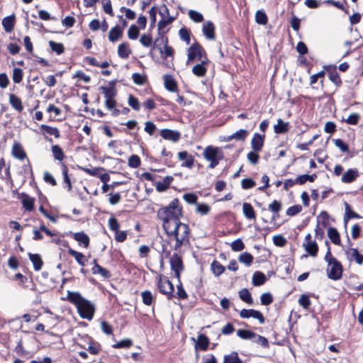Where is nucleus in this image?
<instances>
[{
  "label": "nucleus",
  "instance_id": "nucleus-40",
  "mask_svg": "<svg viewBox=\"0 0 363 363\" xmlns=\"http://www.w3.org/2000/svg\"><path fill=\"white\" fill-rule=\"evenodd\" d=\"M253 260H254L253 256L250 253L247 252L240 254V255L238 257V261L240 263L244 264L247 267H250L252 264Z\"/></svg>",
  "mask_w": 363,
  "mask_h": 363
},
{
  "label": "nucleus",
  "instance_id": "nucleus-19",
  "mask_svg": "<svg viewBox=\"0 0 363 363\" xmlns=\"http://www.w3.org/2000/svg\"><path fill=\"white\" fill-rule=\"evenodd\" d=\"M264 138V135H260L259 133L254 134L251 140V147L255 152H260L262 150Z\"/></svg>",
  "mask_w": 363,
  "mask_h": 363
},
{
  "label": "nucleus",
  "instance_id": "nucleus-10",
  "mask_svg": "<svg viewBox=\"0 0 363 363\" xmlns=\"http://www.w3.org/2000/svg\"><path fill=\"white\" fill-rule=\"evenodd\" d=\"M9 102L11 106L18 113H21L24 109L22 99L15 94H9Z\"/></svg>",
  "mask_w": 363,
  "mask_h": 363
},
{
  "label": "nucleus",
  "instance_id": "nucleus-46",
  "mask_svg": "<svg viewBox=\"0 0 363 363\" xmlns=\"http://www.w3.org/2000/svg\"><path fill=\"white\" fill-rule=\"evenodd\" d=\"M223 363H242V362L239 358L238 353L233 352L230 354L224 356Z\"/></svg>",
  "mask_w": 363,
  "mask_h": 363
},
{
  "label": "nucleus",
  "instance_id": "nucleus-51",
  "mask_svg": "<svg viewBox=\"0 0 363 363\" xmlns=\"http://www.w3.org/2000/svg\"><path fill=\"white\" fill-rule=\"evenodd\" d=\"M84 171L89 175L99 177L101 172H104L105 169L103 167H92V168H84Z\"/></svg>",
  "mask_w": 363,
  "mask_h": 363
},
{
  "label": "nucleus",
  "instance_id": "nucleus-37",
  "mask_svg": "<svg viewBox=\"0 0 363 363\" xmlns=\"http://www.w3.org/2000/svg\"><path fill=\"white\" fill-rule=\"evenodd\" d=\"M40 130L50 135H53L55 138H60L61 136L59 129L56 127H52L45 124H42L40 126Z\"/></svg>",
  "mask_w": 363,
  "mask_h": 363
},
{
  "label": "nucleus",
  "instance_id": "nucleus-44",
  "mask_svg": "<svg viewBox=\"0 0 363 363\" xmlns=\"http://www.w3.org/2000/svg\"><path fill=\"white\" fill-rule=\"evenodd\" d=\"M192 72L197 77H203L206 73L205 62L196 65L192 69Z\"/></svg>",
  "mask_w": 363,
  "mask_h": 363
},
{
  "label": "nucleus",
  "instance_id": "nucleus-64",
  "mask_svg": "<svg viewBox=\"0 0 363 363\" xmlns=\"http://www.w3.org/2000/svg\"><path fill=\"white\" fill-rule=\"evenodd\" d=\"M132 79L134 83L138 85H143L146 81L145 76L138 72L133 74Z\"/></svg>",
  "mask_w": 363,
  "mask_h": 363
},
{
  "label": "nucleus",
  "instance_id": "nucleus-23",
  "mask_svg": "<svg viewBox=\"0 0 363 363\" xmlns=\"http://www.w3.org/2000/svg\"><path fill=\"white\" fill-rule=\"evenodd\" d=\"M202 30L203 35L207 39L210 40H215V26L211 21H207L204 23L203 25Z\"/></svg>",
  "mask_w": 363,
  "mask_h": 363
},
{
  "label": "nucleus",
  "instance_id": "nucleus-29",
  "mask_svg": "<svg viewBox=\"0 0 363 363\" xmlns=\"http://www.w3.org/2000/svg\"><path fill=\"white\" fill-rule=\"evenodd\" d=\"M51 151L54 159L59 161L61 164L65 158V155L62 148L59 145H53L51 146Z\"/></svg>",
  "mask_w": 363,
  "mask_h": 363
},
{
  "label": "nucleus",
  "instance_id": "nucleus-8",
  "mask_svg": "<svg viewBox=\"0 0 363 363\" xmlns=\"http://www.w3.org/2000/svg\"><path fill=\"white\" fill-rule=\"evenodd\" d=\"M178 160L182 162L181 166L191 169L194 165V156L187 151H181L177 154Z\"/></svg>",
  "mask_w": 363,
  "mask_h": 363
},
{
  "label": "nucleus",
  "instance_id": "nucleus-52",
  "mask_svg": "<svg viewBox=\"0 0 363 363\" xmlns=\"http://www.w3.org/2000/svg\"><path fill=\"white\" fill-rule=\"evenodd\" d=\"M255 21L258 24L266 25L268 21L266 13L262 11H257L255 14Z\"/></svg>",
  "mask_w": 363,
  "mask_h": 363
},
{
  "label": "nucleus",
  "instance_id": "nucleus-25",
  "mask_svg": "<svg viewBox=\"0 0 363 363\" xmlns=\"http://www.w3.org/2000/svg\"><path fill=\"white\" fill-rule=\"evenodd\" d=\"M359 177V172L357 169H350L345 172L341 178L343 183H352Z\"/></svg>",
  "mask_w": 363,
  "mask_h": 363
},
{
  "label": "nucleus",
  "instance_id": "nucleus-14",
  "mask_svg": "<svg viewBox=\"0 0 363 363\" xmlns=\"http://www.w3.org/2000/svg\"><path fill=\"white\" fill-rule=\"evenodd\" d=\"M69 235L79 243V245H82L83 247L87 248L89 246L90 238L88 235L83 231L78 233L69 232Z\"/></svg>",
  "mask_w": 363,
  "mask_h": 363
},
{
  "label": "nucleus",
  "instance_id": "nucleus-63",
  "mask_svg": "<svg viewBox=\"0 0 363 363\" xmlns=\"http://www.w3.org/2000/svg\"><path fill=\"white\" fill-rule=\"evenodd\" d=\"M273 242L276 246L284 247L286 245L287 240L282 235H277L273 237Z\"/></svg>",
  "mask_w": 363,
  "mask_h": 363
},
{
  "label": "nucleus",
  "instance_id": "nucleus-54",
  "mask_svg": "<svg viewBox=\"0 0 363 363\" xmlns=\"http://www.w3.org/2000/svg\"><path fill=\"white\" fill-rule=\"evenodd\" d=\"M188 15L189 17L196 23H200L203 20V15L195 10H189Z\"/></svg>",
  "mask_w": 363,
  "mask_h": 363
},
{
  "label": "nucleus",
  "instance_id": "nucleus-18",
  "mask_svg": "<svg viewBox=\"0 0 363 363\" xmlns=\"http://www.w3.org/2000/svg\"><path fill=\"white\" fill-rule=\"evenodd\" d=\"M116 80L111 81L108 83V86H101L102 94L104 95L106 99L115 98L117 94L116 89Z\"/></svg>",
  "mask_w": 363,
  "mask_h": 363
},
{
  "label": "nucleus",
  "instance_id": "nucleus-34",
  "mask_svg": "<svg viewBox=\"0 0 363 363\" xmlns=\"http://www.w3.org/2000/svg\"><path fill=\"white\" fill-rule=\"evenodd\" d=\"M117 102L115 98L105 100V106L107 109L111 111L113 116H118L120 114V110L116 108Z\"/></svg>",
  "mask_w": 363,
  "mask_h": 363
},
{
  "label": "nucleus",
  "instance_id": "nucleus-15",
  "mask_svg": "<svg viewBox=\"0 0 363 363\" xmlns=\"http://www.w3.org/2000/svg\"><path fill=\"white\" fill-rule=\"evenodd\" d=\"M46 112L48 113H50V118L49 120L51 121H62V118H60L62 116V109L57 106H56L53 104H50L46 108Z\"/></svg>",
  "mask_w": 363,
  "mask_h": 363
},
{
  "label": "nucleus",
  "instance_id": "nucleus-35",
  "mask_svg": "<svg viewBox=\"0 0 363 363\" xmlns=\"http://www.w3.org/2000/svg\"><path fill=\"white\" fill-rule=\"evenodd\" d=\"M91 272L94 275H100L104 279H110L111 274L107 269L100 266L92 267Z\"/></svg>",
  "mask_w": 363,
  "mask_h": 363
},
{
  "label": "nucleus",
  "instance_id": "nucleus-5",
  "mask_svg": "<svg viewBox=\"0 0 363 363\" xmlns=\"http://www.w3.org/2000/svg\"><path fill=\"white\" fill-rule=\"evenodd\" d=\"M140 179L147 181L150 183V185L145 184V189L147 193L152 192L154 188L159 191V181L156 180V177L150 172H144L140 176Z\"/></svg>",
  "mask_w": 363,
  "mask_h": 363
},
{
  "label": "nucleus",
  "instance_id": "nucleus-55",
  "mask_svg": "<svg viewBox=\"0 0 363 363\" xmlns=\"http://www.w3.org/2000/svg\"><path fill=\"white\" fill-rule=\"evenodd\" d=\"M128 105L135 111H139L140 108V104L138 99L132 94L128 96Z\"/></svg>",
  "mask_w": 363,
  "mask_h": 363
},
{
  "label": "nucleus",
  "instance_id": "nucleus-41",
  "mask_svg": "<svg viewBox=\"0 0 363 363\" xmlns=\"http://www.w3.org/2000/svg\"><path fill=\"white\" fill-rule=\"evenodd\" d=\"M267 280L264 274L260 272H256L252 277V284L254 286H261L265 283Z\"/></svg>",
  "mask_w": 363,
  "mask_h": 363
},
{
  "label": "nucleus",
  "instance_id": "nucleus-61",
  "mask_svg": "<svg viewBox=\"0 0 363 363\" xmlns=\"http://www.w3.org/2000/svg\"><path fill=\"white\" fill-rule=\"evenodd\" d=\"M231 248L235 252L242 251L245 249V244L240 239H237L231 243Z\"/></svg>",
  "mask_w": 363,
  "mask_h": 363
},
{
  "label": "nucleus",
  "instance_id": "nucleus-30",
  "mask_svg": "<svg viewBox=\"0 0 363 363\" xmlns=\"http://www.w3.org/2000/svg\"><path fill=\"white\" fill-rule=\"evenodd\" d=\"M28 257L35 271H40L43 265V261L39 254L28 253Z\"/></svg>",
  "mask_w": 363,
  "mask_h": 363
},
{
  "label": "nucleus",
  "instance_id": "nucleus-36",
  "mask_svg": "<svg viewBox=\"0 0 363 363\" xmlns=\"http://www.w3.org/2000/svg\"><path fill=\"white\" fill-rule=\"evenodd\" d=\"M242 211L245 217L248 220H255L256 218L255 211L252 206L249 203L242 204Z\"/></svg>",
  "mask_w": 363,
  "mask_h": 363
},
{
  "label": "nucleus",
  "instance_id": "nucleus-22",
  "mask_svg": "<svg viewBox=\"0 0 363 363\" xmlns=\"http://www.w3.org/2000/svg\"><path fill=\"white\" fill-rule=\"evenodd\" d=\"M164 88L171 92H177L178 86L177 83L174 78L171 75H164Z\"/></svg>",
  "mask_w": 363,
  "mask_h": 363
},
{
  "label": "nucleus",
  "instance_id": "nucleus-2",
  "mask_svg": "<svg viewBox=\"0 0 363 363\" xmlns=\"http://www.w3.org/2000/svg\"><path fill=\"white\" fill-rule=\"evenodd\" d=\"M66 299L76 307L77 313L82 318L88 320H91L94 318L96 312L95 305L83 297L79 292L68 291Z\"/></svg>",
  "mask_w": 363,
  "mask_h": 363
},
{
  "label": "nucleus",
  "instance_id": "nucleus-38",
  "mask_svg": "<svg viewBox=\"0 0 363 363\" xmlns=\"http://www.w3.org/2000/svg\"><path fill=\"white\" fill-rule=\"evenodd\" d=\"M248 135V131L245 129H240L238 130L237 132L233 133L230 135H228L226 138L227 141H230L233 140H244L247 136Z\"/></svg>",
  "mask_w": 363,
  "mask_h": 363
},
{
  "label": "nucleus",
  "instance_id": "nucleus-56",
  "mask_svg": "<svg viewBox=\"0 0 363 363\" xmlns=\"http://www.w3.org/2000/svg\"><path fill=\"white\" fill-rule=\"evenodd\" d=\"M328 75H329L330 79L335 84L340 85L341 84L340 77L339 74H337V72H336V67H334V68L332 70L329 71Z\"/></svg>",
  "mask_w": 363,
  "mask_h": 363
},
{
  "label": "nucleus",
  "instance_id": "nucleus-48",
  "mask_svg": "<svg viewBox=\"0 0 363 363\" xmlns=\"http://www.w3.org/2000/svg\"><path fill=\"white\" fill-rule=\"evenodd\" d=\"M237 335L242 339L250 340L256 337V334L248 330L240 329L237 332Z\"/></svg>",
  "mask_w": 363,
  "mask_h": 363
},
{
  "label": "nucleus",
  "instance_id": "nucleus-3",
  "mask_svg": "<svg viewBox=\"0 0 363 363\" xmlns=\"http://www.w3.org/2000/svg\"><path fill=\"white\" fill-rule=\"evenodd\" d=\"M325 261L328 263L327 275L328 277L333 280H339L342 275V266L341 263L335 258L330 250H328L325 256Z\"/></svg>",
  "mask_w": 363,
  "mask_h": 363
},
{
  "label": "nucleus",
  "instance_id": "nucleus-42",
  "mask_svg": "<svg viewBox=\"0 0 363 363\" xmlns=\"http://www.w3.org/2000/svg\"><path fill=\"white\" fill-rule=\"evenodd\" d=\"M24 73L22 69L14 67L12 72V80L15 84H20L23 79Z\"/></svg>",
  "mask_w": 363,
  "mask_h": 363
},
{
  "label": "nucleus",
  "instance_id": "nucleus-7",
  "mask_svg": "<svg viewBox=\"0 0 363 363\" xmlns=\"http://www.w3.org/2000/svg\"><path fill=\"white\" fill-rule=\"evenodd\" d=\"M203 48L198 43H194L188 49V58L186 64L189 65L196 59H201L202 55Z\"/></svg>",
  "mask_w": 363,
  "mask_h": 363
},
{
  "label": "nucleus",
  "instance_id": "nucleus-13",
  "mask_svg": "<svg viewBox=\"0 0 363 363\" xmlns=\"http://www.w3.org/2000/svg\"><path fill=\"white\" fill-rule=\"evenodd\" d=\"M170 264L172 270L174 272L176 277L179 278L181 272L183 270L182 258L177 254H173L170 258Z\"/></svg>",
  "mask_w": 363,
  "mask_h": 363
},
{
  "label": "nucleus",
  "instance_id": "nucleus-11",
  "mask_svg": "<svg viewBox=\"0 0 363 363\" xmlns=\"http://www.w3.org/2000/svg\"><path fill=\"white\" fill-rule=\"evenodd\" d=\"M240 315L242 318H253L257 319L260 323L264 322V318L262 313L254 309H242L240 313Z\"/></svg>",
  "mask_w": 363,
  "mask_h": 363
},
{
  "label": "nucleus",
  "instance_id": "nucleus-50",
  "mask_svg": "<svg viewBox=\"0 0 363 363\" xmlns=\"http://www.w3.org/2000/svg\"><path fill=\"white\" fill-rule=\"evenodd\" d=\"M239 296L242 301H245L247 303L252 304L253 303L251 294L246 289H243L241 291H240Z\"/></svg>",
  "mask_w": 363,
  "mask_h": 363
},
{
  "label": "nucleus",
  "instance_id": "nucleus-53",
  "mask_svg": "<svg viewBox=\"0 0 363 363\" xmlns=\"http://www.w3.org/2000/svg\"><path fill=\"white\" fill-rule=\"evenodd\" d=\"M281 209V203L280 201L274 200L269 205V210L273 212L275 215L273 216V219H274L277 216V213Z\"/></svg>",
  "mask_w": 363,
  "mask_h": 363
},
{
  "label": "nucleus",
  "instance_id": "nucleus-24",
  "mask_svg": "<svg viewBox=\"0 0 363 363\" xmlns=\"http://www.w3.org/2000/svg\"><path fill=\"white\" fill-rule=\"evenodd\" d=\"M160 136L165 140L177 142L180 138V133L177 130L163 129L160 130Z\"/></svg>",
  "mask_w": 363,
  "mask_h": 363
},
{
  "label": "nucleus",
  "instance_id": "nucleus-57",
  "mask_svg": "<svg viewBox=\"0 0 363 363\" xmlns=\"http://www.w3.org/2000/svg\"><path fill=\"white\" fill-rule=\"evenodd\" d=\"M196 213L203 216L206 215L210 211V206L206 203H196Z\"/></svg>",
  "mask_w": 363,
  "mask_h": 363
},
{
  "label": "nucleus",
  "instance_id": "nucleus-39",
  "mask_svg": "<svg viewBox=\"0 0 363 363\" xmlns=\"http://www.w3.org/2000/svg\"><path fill=\"white\" fill-rule=\"evenodd\" d=\"M160 44H164V50H160V53L164 55L165 57H171L173 58L174 50L172 47L167 45V38L160 37Z\"/></svg>",
  "mask_w": 363,
  "mask_h": 363
},
{
  "label": "nucleus",
  "instance_id": "nucleus-45",
  "mask_svg": "<svg viewBox=\"0 0 363 363\" xmlns=\"http://www.w3.org/2000/svg\"><path fill=\"white\" fill-rule=\"evenodd\" d=\"M49 46L52 51L55 52L58 55L62 54L65 52V47L62 43L50 40Z\"/></svg>",
  "mask_w": 363,
  "mask_h": 363
},
{
  "label": "nucleus",
  "instance_id": "nucleus-60",
  "mask_svg": "<svg viewBox=\"0 0 363 363\" xmlns=\"http://www.w3.org/2000/svg\"><path fill=\"white\" fill-rule=\"evenodd\" d=\"M101 328L104 333L110 335L113 334V326L106 320L101 323Z\"/></svg>",
  "mask_w": 363,
  "mask_h": 363
},
{
  "label": "nucleus",
  "instance_id": "nucleus-49",
  "mask_svg": "<svg viewBox=\"0 0 363 363\" xmlns=\"http://www.w3.org/2000/svg\"><path fill=\"white\" fill-rule=\"evenodd\" d=\"M133 344V343L132 340L123 339L113 345L112 347L115 349L130 348Z\"/></svg>",
  "mask_w": 363,
  "mask_h": 363
},
{
  "label": "nucleus",
  "instance_id": "nucleus-6",
  "mask_svg": "<svg viewBox=\"0 0 363 363\" xmlns=\"http://www.w3.org/2000/svg\"><path fill=\"white\" fill-rule=\"evenodd\" d=\"M86 338L88 340L87 345L88 347L82 346L79 344V347L83 349H86L90 354L93 355L99 354L102 350L101 345L96 341L92 337L86 335Z\"/></svg>",
  "mask_w": 363,
  "mask_h": 363
},
{
  "label": "nucleus",
  "instance_id": "nucleus-43",
  "mask_svg": "<svg viewBox=\"0 0 363 363\" xmlns=\"http://www.w3.org/2000/svg\"><path fill=\"white\" fill-rule=\"evenodd\" d=\"M328 235L330 240L335 244V245H340V235L337 230L334 228H329L328 229Z\"/></svg>",
  "mask_w": 363,
  "mask_h": 363
},
{
  "label": "nucleus",
  "instance_id": "nucleus-27",
  "mask_svg": "<svg viewBox=\"0 0 363 363\" xmlns=\"http://www.w3.org/2000/svg\"><path fill=\"white\" fill-rule=\"evenodd\" d=\"M68 254L73 257L76 262L82 267H84L86 266V262H87V259L86 258V256L80 252H78L74 249H70L68 251Z\"/></svg>",
  "mask_w": 363,
  "mask_h": 363
},
{
  "label": "nucleus",
  "instance_id": "nucleus-17",
  "mask_svg": "<svg viewBox=\"0 0 363 363\" xmlns=\"http://www.w3.org/2000/svg\"><path fill=\"white\" fill-rule=\"evenodd\" d=\"M61 169L63 176V188L67 189V191H70L72 189V184L69 175V168L65 162L61 164Z\"/></svg>",
  "mask_w": 363,
  "mask_h": 363
},
{
  "label": "nucleus",
  "instance_id": "nucleus-62",
  "mask_svg": "<svg viewBox=\"0 0 363 363\" xmlns=\"http://www.w3.org/2000/svg\"><path fill=\"white\" fill-rule=\"evenodd\" d=\"M109 196L108 201L111 205H116L121 200V196L119 192L110 193L108 195Z\"/></svg>",
  "mask_w": 363,
  "mask_h": 363
},
{
  "label": "nucleus",
  "instance_id": "nucleus-20",
  "mask_svg": "<svg viewBox=\"0 0 363 363\" xmlns=\"http://www.w3.org/2000/svg\"><path fill=\"white\" fill-rule=\"evenodd\" d=\"M2 26L6 33H11L15 27L16 16L14 14L6 16L2 19Z\"/></svg>",
  "mask_w": 363,
  "mask_h": 363
},
{
  "label": "nucleus",
  "instance_id": "nucleus-31",
  "mask_svg": "<svg viewBox=\"0 0 363 363\" xmlns=\"http://www.w3.org/2000/svg\"><path fill=\"white\" fill-rule=\"evenodd\" d=\"M123 35V29L118 26L111 28L108 33V40L114 43L118 40Z\"/></svg>",
  "mask_w": 363,
  "mask_h": 363
},
{
  "label": "nucleus",
  "instance_id": "nucleus-4",
  "mask_svg": "<svg viewBox=\"0 0 363 363\" xmlns=\"http://www.w3.org/2000/svg\"><path fill=\"white\" fill-rule=\"evenodd\" d=\"M203 157L204 158L210 162L209 168L213 169L215 168L219 161L223 159V152L218 147H215L213 146H208L205 148L203 151Z\"/></svg>",
  "mask_w": 363,
  "mask_h": 363
},
{
  "label": "nucleus",
  "instance_id": "nucleus-16",
  "mask_svg": "<svg viewBox=\"0 0 363 363\" xmlns=\"http://www.w3.org/2000/svg\"><path fill=\"white\" fill-rule=\"evenodd\" d=\"M174 19V16H169L167 6L165 5L160 6V29L171 23Z\"/></svg>",
  "mask_w": 363,
  "mask_h": 363
},
{
  "label": "nucleus",
  "instance_id": "nucleus-12",
  "mask_svg": "<svg viewBox=\"0 0 363 363\" xmlns=\"http://www.w3.org/2000/svg\"><path fill=\"white\" fill-rule=\"evenodd\" d=\"M18 199L21 200L23 207L27 211H33L35 208V198L30 197L26 193L18 194Z\"/></svg>",
  "mask_w": 363,
  "mask_h": 363
},
{
  "label": "nucleus",
  "instance_id": "nucleus-33",
  "mask_svg": "<svg viewBox=\"0 0 363 363\" xmlns=\"http://www.w3.org/2000/svg\"><path fill=\"white\" fill-rule=\"evenodd\" d=\"M303 246L305 250L312 257H315L318 251V247L316 242L308 241L304 242Z\"/></svg>",
  "mask_w": 363,
  "mask_h": 363
},
{
  "label": "nucleus",
  "instance_id": "nucleus-26",
  "mask_svg": "<svg viewBox=\"0 0 363 363\" xmlns=\"http://www.w3.org/2000/svg\"><path fill=\"white\" fill-rule=\"evenodd\" d=\"M132 50L128 42L121 43L118 47V55L122 59H128L131 54Z\"/></svg>",
  "mask_w": 363,
  "mask_h": 363
},
{
  "label": "nucleus",
  "instance_id": "nucleus-47",
  "mask_svg": "<svg viewBox=\"0 0 363 363\" xmlns=\"http://www.w3.org/2000/svg\"><path fill=\"white\" fill-rule=\"evenodd\" d=\"M225 269V267L218 261H213L211 264V270L216 277H218L223 274Z\"/></svg>",
  "mask_w": 363,
  "mask_h": 363
},
{
  "label": "nucleus",
  "instance_id": "nucleus-58",
  "mask_svg": "<svg viewBox=\"0 0 363 363\" xmlns=\"http://www.w3.org/2000/svg\"><path fill=\"white\" fill-rule=\"evenodd\" d=\"M140 163V158L137 155H132L128 159V165L132 168H138Z\"/></svg>",
  "mask_w": 363,
  "mask_h": 363
},
{
  "label": "nucleus",
  "instance_id": "nucleus-1",
  "mask_svg": "<svg viewBox=\"0 0 363 363\" xmlns=\"http://www.w3.org/2000/svg\"><path fill=\"white\" fill-rule=\"evenodd\" d=\"M182 208L177 199H174L169 205L164 209L162 213V226L164 231L168 236L170 242V248L175 250L189 241V228L187 225L180 222Z\"/></svg>",
  "mask_w": 363,
  "mask_h": 363
},
{
  "label": "nucleus",
  "instance_id": "nucleus-32",
  "mask_svg": "<svg viewBox=\"0 0 363 363\" xmlns=\"http://www.w3.org/2000/svg\"><path fill=\"white\" fill-rule=\"evenodd\" d=\"M289 130V123L284 122L282 119L279 118L277 123L274 125V131L277 134L285 133Z\"/></svg>",
  "mask_w": 363,
  "mask_h": 363
},
{
  "label": "nucleus",
  "instance_id": "nucleus-21",
  "mask_svg": "<svg viewBox=\"0 0 363 363\" xmlns=\"http://www.w3.org/2000/svg\"><path fill=\"white\" fill-rule=\"evenodd\" d=\"M347 259L350 261L354 260L358 264L363 263V255L360 254L356 248H349L345 252Z\"/></svg>",
  "mask_w": 363,
  "mask_h": 363
},
{
  "label": "nucleus",
  "instance_id": "nucleus-59",
  "mask_svg": "<svg viewBox=\"0 0 363 363\" xmlns=\"http://www.w3.org/2000/svg\"><path fill=\"white\" fill-rule=\"evenodd\" d=\"M139 29L135 25H131L128 30V36L131 40H135L138 38Z\"/></svg>",
  "mask_w": 363,
  "mask_h": 363
},
{
  "label": "nucleus",
  "instance_id": "nucleus-9",
  "mask_svg": "<svg viewBox=\"0 0 363 363\" xmlns=\"http://www.w3.org/2000/svg\"><path fill=\"white\" fill-rule=\"evenodd\" d=\"M11 155L14 158L18 160H23L27 158V154L23 145L18 141H14L13 144Z\"/></svg>",
  "mask_w": 363,
  "mask_h": 363
},
{
  "label": "nucleus",
  "instance_id": "nucleus-28",
  "mask_svg": "<svg viewBox=\"0 0 363 363\" xmlns=\"http://www.w3.org/2000/svg\"><path fill=\"white\" fill-rule=\"evenodd\" d=\"M174 291V286L166 277L160 278V292L171 294Z\"/></svg>",
  "mask_w": 363,
  "mask_h": 363
}]
</instances>
